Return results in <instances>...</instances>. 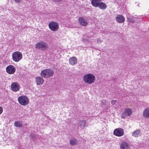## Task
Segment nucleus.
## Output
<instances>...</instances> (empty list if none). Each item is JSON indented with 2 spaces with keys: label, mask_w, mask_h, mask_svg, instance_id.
<instances>
[{
  "label": "nucleus",
  "mask_w": 149,
  "mask_h": 149,
  "mask_svg": "<svg viewBox=\"0 0 149 149\" xmlns=\"http://www.w3.org/2000/svg\"><path fill=\"white\" fill-rule=\"evenodd\" d=\"M95 80V77L93 74H88L85 75L83 77L84 81L88 84H91L93 83Z\"/></svg>",
  "instance_id": "nucleus-1"
},
{
  "label": "nucleus",
  "mask_w": 149,
  "mask_h": 149,
  "mask_svg": "<svg viewBox=\"0 0 149 149\" xmlns=\"http://www.w3.org/2000/svg\"><path fill=\"white\" fill-rule=\"evenodd\" d=\"M143 116L146 117H149V108L145 109L143 112Z\"/></svg>",
  "instance_id": "nucleus-20"
},
{
  "label": "nucleus",
  "mask_w": 149,
  "mask_h": 149,
  "mask_svg": "<svg viewBox=\"0 0 149 149\" xmlns=\"http://www.w3.org/2000/svg\"><path fill=\"white\" fill-rule=\"evenodd\" d=\"M48 47L47 43L44 41H40L37 43L35 45L36 48L40 50H44L46 49Z\"/></svg>",
  "instance_id": "nucleus-4"
},
{
  "label": "nucleus",
  "mask_w": 149,
  "mask_h": 149,
  "mask_svg": "<svg viewBox=\"0 0 149 149\" xmlns=\"http://www.w3.org/2000/svg\"><path fill=\"white\" fill-rule=\"evenodd\" d=\"M120 148L121 149H130V146L127 142L123 141L120 143Z\"/></svg>",
  "instance_id": "nucleus-13"
},
{
  "label": "nucleus",
  "mask_w": 149,
  "mask_h": 149,
  "mask_svg": "<svg viewBox=\"0 0 149 149\" xmlns=\"http://www.w3.org/2000/svg\"><path fill=\"white\" fill-rule=\"evenodd\" d=\"M97 7L100 9L104 10L107 8V6L105 3L102 2L101 1Z\"/></svg>",
  "instance_id": "nucleus-18"
},
{
  "label": "nucleus",
  "mask_w": 149,
  "mask_h": 149,
  "mask_svg": "<svg viewBox=\"0 0 149 149\" xmlns=\"http://www.w3.org/2000/svg\"><path fill=\"white\" fill-rule=\"evenodd\" d=\"M54 74V71L52 69H47L42 70L40 75L42 77L48 78L52 77Z\"/></svg>",
  "instance_id": "nucleus-2"
},
{
  "label": "nucleus",
  "mask_w": 149,
  "mask_h": 149,
  "mask_svg": "<svg viewBox=\"0 0 149 149\" xmlns=\"http://www.w3.org/2000/svg\"><path fill=\"white\" fill-rule=\"evenodd\" d=\"M132 113V111L131 109L129 108L126 109L125 111L122 113L121 117L124 118H125L127 116H130Z\"/></svg>",
  "instance_id": "nucleus-10"
},
{
  "label": "nucleus",
  "mask_w": 149,
  "mask_h": 149,
  "mask_svg": "<svg viewBox=\"0 0 149 149\" xmlns=\"http://www.w3.org/2000/svg\"><path fill=\"white\" fill-rule=\"evenodd\" d=\"M102 42V41L101 40H100L99 39H97V43H100Z\"/></svg>",
  "instance_id": "nucleus-25"
},
{
  "label": "nucleus",
  "mask_w": 149,
  "mask_h": 149,
  "mask_svg": "<svg viewBox=\"0 0 149 149\" xmlns=\"http://www.w3.org/2000/svg\"><path fill=\"white\" fill-rule=\"evenodd\" d=\"M22 54L19 52L16 51L14 52L12 54V57L13 60L15 62H18L22 58Z\"/></svg>",
  "instance_id": "nucleus-5"
},
{
  "label": "nucleus",
  "mask_w": 149,
  "mask_h": 149,
  "mask_svg": "<svg viewBox=\"0 0 149 149\" xmlns=\"http://www.w3.org/2000/svg\"><path fill=\"white\" fill-rule=\"evenodd\" d=\"M3 112V108L1 107H0V115H1Z\"/></svg>",
  "instance_id": "nucleus-24"
},
{
  "label": "nucleus",
  "mask_w": 149,
  "mask_h": 149,
  "mask_svg": "<svg viewBox=\"0 0 149 149\" xmlns=\"http://www.w3.org/2000/svg\"><path fill=\"white\" fill-rule=\"evenodd\" d=\"M79 24L83 26H86L88 24L87 21H86L82 17L79 18Z\"/></svg>",
  "instance_id": "nucleus-14"
},
{
  "label": "nucleus",
  "mask_w": 149,
  "mask_h": 149,
  "mask_svg": "<svg viewBox=\"0 0 149 149\" xmlns=\"http://www.w3.org/2000/svg\"><path fill=\"white\" fill-rule=\"evenodd\" d=\"M54 0V1H56V2L59 1H61V0Z\"/></svg>",
  "instance_id": "nucleus-27"
},
{
  "label": "nucleus",
  "mask_w": 149,
  "mask_h": 149,
  "mask_svg": "<svg viewBox=\"0 0 149 149\" xmlns=\"http://www.w3.org/2000/svg\"><path fill=\"white\" fill-rule=\"evenodd\" d=\"M86 123V121L83 120L79 121L78 125L81 128L84 129L85 127Z\"/></svg>",
  "instance_id": "nucleus-19"
},
{
  "label": "nucleus",
  "mask_w": 149,
  "mask_h": 149,
  "mask_svg": "<svg viewBox=\"0 0 149 149\" xmlns=\"http://www.w3.org/2000/svg\"><path fill=\"white\" fill-rule=\"evenodd\" d=\"M113 134L117 136L120 137L124 134V130L121 128L116 129L113 132Z\"/></svg>",
  "instance_id": "nucleus-8"
},
{
  "label": "nucleus",
  "mask_w": 149,
  "mask_h": 149,
  "mask_svg": "<svg viewBox=\"0 0 149 149\" xmlns=\"http://www.w3.org/2000/svg\"><path fill=\"white\" fill-rule=\"evenodd\" d=\"M69 63L70 64L74 65L77 63V59L75 57H71L69 59Z\"/></svg>",
  "instance_id": "nucleus-15"
},
{
  "label": "nucleus",
  "mask_w": 149,
  "mask_h": 149,
  "mask_svg": "<svg viewBox=\"0 0 149 149\" xmlns=\"http://www.w3.org/2000/svg\"><path fill=\"white\" fill-rule=\"evenodd\" d=\"M19 103L23 106H25L28 105L29 102V98L26 96L22 95L18 98Z\"/></svg>",
  "instance_id": "nucleus-3"
},
{
  "label": "nucleus",
  "mask_w": 149,
  "mask_h": 149,
  "mask_svg": "<svg viewBox=\"0 0 149 149\" xmlns=\"http://www.w3.org/2000/svg\"><path fill=\"white\" fill-rule=\"evenodd\" d=\"M77 140L74 138L71 139L70 140V143L72 145H76L77 144Z\"/></svg>",
  "instance_id": "nucleus-21"
},
{
  "label": "nucleus",
  "mask_w": 149,
  "mask_h": 149,
  "mask_svg": "<svg viewBox=\"0 0 149 149\" xmlns=\"http://www.w3.org/2000/svg\"><path fill=\"white\" fill-rule=\"evenodd\" d=\"M117 102V100H113L111 101V103L112 105L115 104Z\"/></svg>",
  "instance_id": "nucleus-23"
},
{
  "label": "nucleus",
  "mask_w": 149,
  "mask_h": 149,
  "mask_svg": "<svg viewBox=\"0 0 149 149\" xmlns=\"http://www.w3.org/2000/svg\"><path fill=\"white\" fill-rule=\"evenodd\" d=\"M141 131L137 130L134 131L132 134V136L134 137H137L140 136Z\"/></svg>",
  "instance_id": "nucleus-17"
},
{
  "label": "nucleus",
  "mask_w": 149,
  "mask_h": 149,
  "mask_svg": "<svg viewBox=\"0 0 149 149\" xmlns=\"http://www.w3.org/2000/svg\"><path fill=\"white\" fill-rule=\"evenodd\" d=\"M116 21L118 23H123L125 21L124 17L120 15H118L116 17Z\"/></svg>",
  "instance_id": "nucleus-12"
},
{
  "label": "nucleus",
  "mask_w": 149,
  "mask_h": 149,
  "mask_svg": "<svg viewBox=\"0 0 149 149\" xmlns=\"http://www.w3.org/2000/svg\"><path fill=\"white\" fill-rule=\"evenodd\" d=\"M6 70L8 74H13L15 72L16 69L14 66L10 65L6 67Z\"/></svg>",
  "instance_id": "nucleus-9"
},
{
  "label": "nucleus",
  "mask_w": 149,
  "mask_h": 149,
  "mask_svg": "<svg viewBox=\"0 0 149 149\" xmlns=\"http://www.w3.org/2000/svg\"><path fill=\"white\" fill-rule=\"evenodd\" d=\"M49 27L51 31H56L59 28V24L57 22L51 21L49 23Z\"/></svg>",
  "instance_id": "nucleus-6"
},
{
  "label": "nucleus",
  "mask_w": 149,
  "mask_h": 149,
  "mask_svg": "<svg viewBox=\"0 0 149 149\" xmlns=\"http://www.w3.org/2000/svg\"><path fill=\"white\" fill-rule=\"evenodd\" d=\"M35 81L37 85H41L42 84L44 80L42 77H37L35 78Z\"/></svg>",
  "instance_id": "nucleus-11"
},
{
  "label": "nucleus",
  "mask_w": 149,
  "mask_h": 149,
  "mask_svg": "<svg viewBox=\"0 0 149 149\" xmlns=\"http://www.w3.org/2000/svg\"><path fill=\"white\" fill-rule=\"evenodd\" d=\"M15 0V1H16L17 3L19 2L20 1H21V0Z\"/></svg>",
  "instance_id": "nucleus-26"
},
{
  "label": "nucleus",
  "mask_w": 149,
  "mask_h": 149,
  "mask_svg": "<svg viewBox=\"0 0 149 149\" xmlns=\"http://www.w3.org/2000/svg\"><path fill=\"white\" fill-rule=\"evenodd\" d=\"M20 88V85L17 82L13 83L11 85V89L14 92H17L19 91Z\"/></svg>",
  "instance_id": "nucleus-7"
},
{
  "label": "nucleus",
  "mask_w": 149,
  "mask_h": 149,
  "mask_svg": "<svg viewBox=\"0 0 149 149\" xmlns=\"http://www.w3.org/2000/svg\"><path fill=\"white\" fill-rule=\"evenodd\" d=\"M101 1V0H92L91 4L94 7H97Z\"/></svg>",
  "instance_id": "nucleus-16"
},
{
  "label": "nucleus",
  "mask_w": 149,
  "mask_h": 149,
  "mask_svg": "<svg viewBox=\"0 0 149 149\" xmlns=\"http://www.w3.org/2000/svg\"><path fill=\"white\" fill-rule=\"evenodd\" d=\"M22 125L21 122L19 121H16L14 123V125L17 127H19L21 126Z\"/></svg>",
  "instance_id": "nucleus-22"
}]
</instances>
